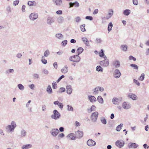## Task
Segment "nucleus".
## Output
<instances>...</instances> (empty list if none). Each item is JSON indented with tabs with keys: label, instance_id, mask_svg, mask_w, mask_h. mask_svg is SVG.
<instances>
[{
	"label": "nucleus",
	"instance_id": "nucleus-43",
	"mask_svg": "<svg viewBox=\"0 0 149 149\" xmlns=\"http://www.w3.org/2000/svg\"><path fill=\"white\" fill-rule=\"evenodd\" d=\"M63 20V17H60L58 18V21L59 23H62Z\"/></svg>",
	"mask_w": 149,
	"mask_h": 149
},
{
	"label": "nucleus",
	"instance_id": "nucleus-4",
	"mask_svg": "<svg viewBox=\"0 0 149 149\" xmlns=\"http://www.w3.org/2000/svg\"><path fill=\"white\" fill-rule=\"evenodd\" d=\"M98 113L97 111H95L93 113L91 116V119L92 121L93 122H96L98 117Z\"/></svg>",
	"mask_w": 149,
	"mask_h": 149
},
{
	"label": "nucleus",
	"instance_id": "nucleus-26",
	"mask_svg": "<svg viewBox=\"0 0 149 149\" xmlns=\"http://www.w3.org/2000/svg\"><path fill=\"white\" fill-rule=\"evenodd\" d=\"M55 36L56 38L60 40H62L63 37V35L60 33L56 34Z\"/></svg>",
	"mask_w": 149,
	"mask_h": 149
},
{
	"label": "nucleus",
	"instance_id": "nucleus-23",
	"mask_svg": "<svg viewBox=\"0 0 149 149\" xmlns=\"http://www.w3.org/2000/svg\"><path fill=\"white\" fill-rule=\"evenodd\" d=\"M53 1L56 5L58 6H61L62 2L61 0H53Z\"/></svg>",
	"mask_w": 149,
	"mask_h": 149
},
{
	"label": "nucleus",
	"instance_id": "nucleus-9",
	"mask_svg": "<svg viewBox=\"0 0 149 149\" xmlns=\"http://www.w3.org/2000/svg\"><path fill=\"white\" fill-rule=\"evenodd\" d=\"M124 145V142L122 140H118L116 142V146L119 148H122Z\"/></svg>",
	"mask_w": 149,
	"mask_h": 149
},
{
	"label": "nucleus",
	"instance_id": "nucleus-37",
	"mask_svg": "<svg viewBox=\"0 0 149 149\" xmlns=\"http://www.w3.org/2000/svg\"><path fill=\"white\" fill-rule=\"evenodd\" d=\"M17 87L21 91H23L24 89V86L21 84H19L17 85Z\"/></svg>",
	"mask_w": 149,
	"mask_h": 149
},
{
	"label": "nucleus",
	"instance_id": "nucleus-1",
	"mask_svg": "<svg viewBox=\"0 0 149 149\" xmlns=\"http://www.w3.org/2000/svg\"><path fill=\"white\" fill-rule=\"evenodd\" d=\"M16 127V124L15 122L13 121L11 122L10 125L7 126L6 128L7 132H14L15 129Z\"/></svg>",
	"mask_w": 149,
	"mask_h": 149
},
{
	"label": "nucleus",
	"instance_id": "nucleus-64",
	"mask_svg": "<svg viewBox=\"0 0 149 149\" xmlns=\"http://www.w3.org/2000/svg\"><path fill=\"white\" fill-rule=\"evenodd\" d=\"M53 66L54 68L57 69L58 67L57 63L56 62H54L53 64Z\"/></svg>",
	"mask_w": 149,
	"mask_h": 149
},
{
	"label": "nucleus",
	"instance_id": "nucleus-8",
	"mask_svg": "<svg viewBox=\"0 0 149 149\" xmlns=\"http://www.w3.org/2000/svg\"><path fill=\"white\" fill-rule=\"evenodd\" d=\"M38 17V15L37 13H33L30 14L29 16L30 19L32 21H34Z\"/></svg>",
	"mask_w": 149,
	"mask_h": 149
},
{
	"label": "nucleus",
	"instance_id": "nucleus-2",
	"mask_svg": "<svg viewBox=\"0 0 149 149\" xmlns=\"http://www.w3.org/2000/svg\"><path fill=\"white\" fill-rule=\"evenodd\" d=\"M69 60L70 61L77 63L80 61L81 58L77 54L70 56L69 58Z\"/></svg>",
	"mask_w": 149,
	"mask_h": 149
},
{
	"label": "nucleus",
	"instance_id": "nucleus-42",
	"mask_svg": "<svg viewBox=\"0 0 149 149\" xmlns=\"http://www.w3.org/2000/svg\"><path fill=\"white\" fill-rule=\"evenodd\" d=\"M50 54V52L48 50H47L44 53V56L45 57H47Z\"/></svg>",
	"mask_w": 149,
	"mask_h": 149
},
{
	"label": "nucleus",
	"instance_id": "nucleus-55",
	"mask_svg": "<svg viewBox=\"0 0 149 149\" xmlns=\"http://www.w3.org/2000/svg\"><path fill=\"white\" fill-rule=\"evenodd\" d=\"M42 110L43 111H45L47 110L46 106L45 105H43L42 106Z\"/></svg>",
	"mask_w": 149,
	"mask_h": 149
},
{
	"label": "nucleus",
	"instance_id": "nucleus-5",
	"mask_svg": "<svg viewBox=\"0 0 149 149\" xmlns=\"http://www.w3.org/2000/svg\"><path fill=\"white\" fill-rule=\"evenodd\" d=\"M59 132V131L58 129H52L50 131L51 135L54 137H56Z\"/></svg>",
	"mask_w": 149,
	"mask_h": 149
},
{
	"label": "nucleus",
	"instance_id": "nucleus-62",
	"mask_svg": "<svg viewBox=\"0 0 149 149\" xmlns=\"http://www.w3.org/2000/svg\"><path fill=\"white\" fill-rule=\"evenodd\" d=\"M74 3V5L75 7H78L79 6V3L77 1H75Z\"/></svg>",
	"mask_w": 149,
	"mask_h": 149
},
{
	"label": "nucleus",
	"instance_id": "nucleus-61",
	"mask_svg": "<svg viewBox=\"0 0 149 149\" xmlns=\"http://www.w3.org/2000/svg\"><path fill=\"white\" fill-rule=\"evenodd\" d=\"M85 18L90 20H92L93 19V17L91 16H87Z\"/></svg>",
	"mask_w": 149,
	"mask_h": 149
},
{
	"label": "nucleus",
	"instance_id": "nucleus-29",
	"mask_svg": "<svg viewBox=\"0 0 149 149\" xmlns=\"http://www.w3.org/2000/svg\"><path fill=\"white\" fill-rule=\"evenodd\" d=\"M84 49L81 47L78 48L77 50V54L79 55L84 51Z\"/></svg>",
	"mask_w": 149,
	"mask_h": 149
},
{
	"label": "nucleus",
	"instance_id": "nucleus-13",
	"mask_svg": "<svg viewBox=\"0 0 149 149\" xmlns=\"http://www.w3.org/2000/svg\"><path fill=\"white\" fill-rule=\"evenodd\" d=\"M77 138L80 139L83 136V132L81 131L78 130L76 132Z\"/></svg>",
	"mask_w": 149,
	"mask_h": 149
},
{
	"label": "nucleus",
	"instance_id": "nucleus-52",
	"mask_svg": "<svg viewBox=\"0 0 149 149\" xmlns=\"http://www.w3.org/2000/svg\"><path fill=\"white\" fill-rule=\"evenodd\" d=\"M129 59L130 60H133L134 61H135L136 60V59L132 56H130L129 57Z\"/></svg>",
	"mask_w": 149,
	"mask_h": 149
},
{
	"label": "nucleus",
	"instance_id": "nucleus-39",
	"mask_svg": "<svg viewBox=\"0 0 149 149\" xmlns=\"http://www.w3.org/2000/svg\"><path fill=\"white\" fill-rule=\"evenodd\" d=\"M99 86L95 87L93 90V93L94 94H97L98 93Z\"/></svg>",
	"mask_w": 149,
	"mask_h": 149
},
{
	"label": "nucleus",
	"instance_id": "nucleus-12",
	"mask_svg": "<svg viewBox=\"0 0 149 149\" xmlns=\"http://www.w3.org/2000/svg\"><path fill=\"white\" fill-rule=\"evenodd\" d=\"M87 145L89 146H95L96 143L95 141L91 139H89L88 140L87 142Z\"/></svg>",
	"mask_w": 149,
	"mask_h": 149
},
{
	"label": "nucleus",
	"instance_id": "nucleus-7",
	"mask_svg": "<svg viewBox=\"0 0 149 149\" xmlns=\"http://www.w3.org/2000/svg\"><path fill=\"white\" fill-rule=\"evenodd\" d=\"M121 75V73L120 70L118 69H116L114 71L113 75L114 77L117 79L119 78Z\"/></svg>",
	"mask_w": 149,
	"mask_h": 149
},
{
	"label": "nucleus",
	"instance_id": "nucleus-21",
	"mask_svg": "<svg viewBox=\"0 0 149 149\" xmlns=\"http://www.w3.org/2000/svg\"><path fill=\"white\" fill-rule=\"evenodd\" d=\"M128 147L129 148H136L138 146V145L135 143H130L128 144Z\"/></svg>",
	"mask_w": 149,
	"mask_h": 149
},
{
	"label": "nucleus",
	"instance_id": "nucleus-40",
	"mask_svg": "<svg viewBox=\"0 0 149 149\" xmlns=\"http://www.w3.org/2000/svg\"><path fill=\"white\" fill-rule=\"evenodd\" d=\"M103 69L100 66H97L96 67V70L98 72H102Z\"/></svg>",
	"mask_w": 149,
	"mask_h": 149
},
{
	"label": "nucleus",
	"instance_id": "nucleus-50",
	"mask_svg": "<svg viewBox=\"0 0 149 149\" xmlns=\"http://www.w3.org/2000/svg\"><path fill=\"white\" fill-rule=\"evenodd\" d=\"M52 88L53 89H56L57 88V84L56 82H53L52 83Z\"/></svg>",
	"mask_w": 149,
	"mask_h": 149
},
{
	"label": "nucleus",
	"instance_id": "nucleus-33",
	"mask_svg": "<svg viewBox=\"0 0 149 149\" xmlns=\"http://www.w3.org/2000/svg\"><path fill=\"white\" fill-rule=\"evenodd\" d=\"M121 49L124 51H126L127 50V47L126 45H122L121 46Z\"/></svg>",
	"mask_w": 149,
	"mask_h": 149
},
{
	"label": "nucleus",
	"instance_id": "nucleus-49",
	"mask_svg": "<svg viewBox=\"0 0 149 149\" xmlns=\"http://www.w3.org/2000/svg\"><path fill=\"white\" fill-rule=\"evenodd\" d=\"M14 70L13 69H10L6 71V74H9L10 73H13L14 72Z\"/></svg>",
	"mask_w": 149,
	"mask_h": 149
},
{
	"label": "nucleus",
	"instance_id": "nucleus-14",
	"mask_svg": "<svg viewBox=\"0 0 149 149\" xmlns=\"http://www.w3.org/2000/svg\"><path fill=\"white\" fill-rule=\"evenodd\" d=\"M67 137L71 140H75L77 138L76 136L73 133H71L67 136Z\"/></svg>",
	"mask_w": 149,
	"mask_h": 149
},
{
	"label": "nucleus",
	"instance_id": "nucleus-11",
	"mask_svg": "<svg viewBox=\"0 0 149 149\" xmlns=\"http://www.w3.org/2000/svg\"><path fill=\"white\" fill-rule=\"evenodd\" d=\"M112 64L116 68H119L120 66V62L117 59H116L113 61Z\"/></svg>",
	"mask_w": 149,
	"mask_h": 149
},
{
	"label": "nucleus",
	"instance_id": "nucleus-20",
	"mask_svg": "<svg viewBox=\"0 0 149 149\" xmlns=\"http://www.w3.org/2000/svg\"><path fill=\"white\" fill-rule=\"evenodd\" d=\"M20 136L22 138H24L26 136L27 132L24 129L20 131Z\"/></svg>",
	"mask_w": 149,
	"mask_h": 149
},
{
	"label": "nucleus",
	"instance_id": "nucleus-31",
	"mask_svg": "<svg viewBox=\"0 0 149 149\" xmlns=\"http://www.w3.org/2000/svg\"><path fill=\"white\" fill-rule=\"evenodd\" d=\"M96 107L95 105H92L90 109H88V113H91L93 111L95 110Z\"/></svg>",
	"mask_w": 149,
	"mask_h": 149
},
{
	"label": "nucleus",
	"instance_id": "nucleus-30",
	"mask_svg": "<svg viewBox=\"0 0 149 149\" xmlns=\"http://www.w3.org/2000/svg\"><path fill=\"white\" fill-rule=\"evenodd\" d=\"M113 104L115 105H118L119 104L118 102V99L117 98H114L112 100Z\"/></svg>",
	"mask_w": 149,
	"mask_h": 149
},
{
	"label": "nucleus",
	"instance_id": "nucleus-53",
	"mask_svg": "<svg viewBox=\"0 0 149 149\" xmlns=\"http://www.w3.org/2000/svg\"><path fill=\"white\" fill-rule=\"evenodd\" d=\"M67 44V40H65L61 42V45L62 46H65Z\"/></svg>",
	"mask_w": 149,
	"mask_h": 149
},
{
	"label": "nucleus",
	"instance_id": "nucleus-41",
	"mask_svg": "<svg viewBox=\"0 0 149 149\" xmlns=\"http://www.w3.org/2000/svg\"><path fill=\"white\" fill-rule=\"evenodd\" d=\"M130 66L131 67H133L134 69L136 70H138V66L135 64H131L130 65Z\"/></svg>",
	"mask_w": 149,
	"mask_h": 149
},
{
	"label": "nucleus",
	"instance_id": "nucleus-51",
	"mask_svg": "<svg viewBox=\"0 0 149 149\" xmlns=\"http://www.w3.org/2000/svg\"><path fill=\"white\" fill-rule=\"evenodd\" d=\"M65 88L63 87H61L59 89V91L58 92L59 93H62V92H65Z\"/></svg>",
	"mask_w": 149,
	"mask_h": 149
},
{
	"label": "nucleus",
	"instance_id": "nucleus-15",
	"mask_svg": "<svg viewBox=\"0 0 149 149\" xmlns=\"http://www.w3.org/2000/svg\"><path fill=\"white\" fill-rule=\"evenodd\" d=\"M67 93L68 94H70L72 92V86L70 85L67 86L66 87Z\"/></svg>",
	"mask_w": 149,
	"mask_h": 149
},
{
	"label": "nucleus",
	"instance_id": "nucleus-57",
	"mask_svg": "<svg viewBox=\"0 0 149 149\" xmlns=\"http://www.w3.org/2000/svg\"><path fill=\"white\" fill-rule=\"evenodd\" d=\"M65 77L63 75H61L57 80L56 81L57 83L59 82L61 79H62L63 78H64Z\"/></svg>",
	"mask_w": 149,
	"mask_h": 149
},
{
	"label": "nucleus",
	"instance_id": "nucleus-60",
	"mask_svg": "<svg viewBox=\"0 0 149 149\" xmlns=\"http://www.w3.org/2000/svg\"><path fill=\"white\" fill-rule=\"evenodd\" d=\"M33 76L34 78L35 79H38L39 78V75L37 74H36V73L34 74L33 75Z\"/></svg>",
	"mask_w": 149,
	"mask_h": 149
},
{
	"label": "nucleus",
	"instance_id": "nucleus-46",
	"mask_svg": "<svg viewBox=\"0 0 149 149\" xmlns=\"http://www.w3.org/2000/svg\"><path fill=\"white\" fill-rule=\"evenodd\" d=\"M104 54L102 49H101L100 52L99 53V55L100 57H102L104 56Z\"/></svg>",
	"mask_w": 149,
	"mask_h": 149
},
{
	"label": "nucleus",
	"instance_id": "nucleus-17",
	"mask_svg": "<svg viewBox=\"0 0 149 149\" xmlns=\"http://www.w3.org/2000/svg\"><path fill=\"white\" fill-rule=\"evenodd\" d=\"M54 104L55 105H57L59 107L61 110L62 109L63 105L62 103L59 102L58 101H56L54 102Z\"/></svg>",
	"mask_w": 149,
	"mask_h": 149
},
{
	"label": "nucleus",
	"instance_id": "nucleus-22",
	"mask_svg": "<svg viewBox=\"0 0 149 149\" xmlns=\"http://www.w3.org/2000/svg\"><path fill=\"white\" fill-rule=\"evenodd\" d=\"M61 71L63 73H67L68 71V66L67 65H65L64 67L61 69Z\"/></svg>",
	"mask_w": 149,
	"mask_h": 149
},
{
	"label": "nucleus",
	"instance_id": "nucleus-54",
	"mask_svg": "<svg viewBox=\"0 0 149 149\" xmlns=\"http://www.w3.org/2000/svg\"><path fill=\"white\" fill-rule=\"evenodd\" d=\"M144 76L145 74L144 73L142 74L141 76L140 77L139 80L141 81H143L144 78Z\"/></svg>",
	"mask_w": 149,
	"mask_h": 149
},
{
	"label": "nucleus",
	"instance_id": "nucleus-28",
	"mask_svg": "<svg viewBox=\"0 0 149 149\" xmlns=\"http://www.w3.org/2000/svg\"><path fill=\"white\" fill-rule=\"evenodd\" d=\"M131 13V10L129 9H126L123 11V14L126 16H128Z\"/></svg>",
	"mask_w": 149,
	"mask_h": 149
},
{
	"label": "nucleus",
	"instance_id": "nucleus-56",
	"mask_svg": "<svg viewBox=\"0 0 149 149\" xmlns=\"http://www.w3.org/2000/svg\"><path fill=\"white\" fill-rule=\"evenodd\" d=\"M133 81H134V82L135 84H136V85H137L138 86H139L140 85V83L139 82V81H138L137 80L135 79H134L133 80Z\"/></svg>",
	"mask_w": 149,
	"mask_h": 149
},
{
	"label": "nucleus",
	"instance_id": "nucleus-45",
	"mask_svg": "<svg viewBox=\"0 0 149 149\" xmlns=\"http://www.w3.org/2000/svg\"><path fill=\"white\" fill-rule=\"evenodd\" d=\"M67 107H68V108H67L68 110L69 111H73V108L71 105H67Z\"/></svg>",
	"mask_w": 149,
	"mask_h": 149
},
{
	"label": "nucleus",
	"instance_id": "nucleus-47",
	"mask_svg": "<svg viewBox=\"0 0 149 149\" xmlns=\"http://www.w3.org/2000/svg\"><path fill=\"white\" fill-rule=\"evenodd\" d=\"M102 42V40L100 38H96L95 40V42L97 43H101Z\"/></svg>",
	"mask_w": 149,
	"mask_h": 149
},
{
	"label": "nucleus",
	"instance_id": "nucleus-10",
	"mask_svg": "<svg viewBox=\"0 0 149 149\" xmlns=\"http://www.w3.org/2000/svg\"><path fill=\"white\" fill-rule=\"evenodd\" d=\"M131 104L127 102H124L122 105V107L124 109H127L130 108L131 107Z\"/></svg>",
	"mask_w": 149,
	"mask_h": 149
},
{
	"label": "nucleus",
	"instance_id": "nucleus-34",
	"mask_svg": "<svg viewBox=\"0 0 149 149\" xmlns=\"http://www.w3.org/2000/svg\"><path fill=\"white\" fill-rule=\"evenodd\" d=\"M100 121L101 123L104 125H106L107 123L106 119L104 117H101L100 118Z\"/></svg>",
	"mask_w": 149,
	"mask_h": 149
},
{
	"label": "nucleus",
	"instance_id": "nucleus-6",
	"mask_svg": "<svg viewBox=\"0 0 149 149\" xmlns=\"http://www.w3.org/2000/svg\"><path fill=\"white\" fill-rule=\"evenodd\" d=\"M100 64L102 66L104 67H107L109 64V60L108 59H104L101 61L100 63Z\"/></svg>",
	"mask_w": 149,
	"mask_h": 149
},
{
	"label": "nucleus",
	"instance_id": "nucleus-27",
	"mask_svg": "<svg viewBox=\"0 0 149 149\" xmlns=\"http://www.w3.org/2000/svg\"><path fill=\"white\" fill-rule=\"evenodd\" d=\"M47 92L49 94L52 93V90L50 85H48L46 89Z\"/></svg>",
	"mask_w": 149,
	"mask_h": 149
},
{
	"label": "nucleus",
	"instance_id": "nucleus-25",
	"mask_svg": "<svg viewBox=\"0 0 149 149\" xmlns=\"http://www.w3.org/2000/svg\"><path fill=\"white\" fill-rule=\"evenodd\" d=\"M32 147V145L31 144L23 145L22 147V149H29Z\"/></svg>",
	"mask_w": 149,
	"mask_h": 149
},
{
	"label": "nucleus",
	"instance_id": "nucleus-16",
	"mask_svg": "<svg viewBox=\"0 0 149 149\" xmlns=\"http://www.w3.org/2000/svg\"><path fill=\"white\" fill-rule=\"evenodd\" d=\"M128 96L133 100H136L138 99V97L136 95L132 93H129Z\"/></svg>",
	"mask_w": 149,
	"mask_h": 149
},
{
	"label": "nucleus",
	"instance_id": "nucleus-32",
	"mask_svg": "<svg viewBox=\"0 0 149 149\" xmlns=\"http://www.w3.org/2000/svg\"><path fill=\"white\" fill-rule=\"evenodd\" d=\"M113 11L112 9H110L109 10L108 13V16H107L108 17V18L107 19L110 18L113 15Z\"/></svg>",
	"mask_w": 149,
	"mask_h": 149
},
{
	"label": "nucleus",
	"instance_id": "nucleus-63",
	"mask_svg": "<svg viewBox=\"0 0 149 149\" xmlns=\"http://www.w3.org/2000/svg\"><path fill=\"white\" fill-rule=\"evenodd\" d=\"M133 4L135 5H137L138 4L137 0H132Z\"/></svg>",
	"mask_w": 149,
	"mask_h": 149
},
{
	"label": "nucleus",
	"instance_id": "nucleus-24",
	"mask_svg": "<svg viewBox=\"0 0 149 149\" xmlns=\"http://www.w3.org/2000/svg\"><path fill=\"white\" fill-rule=\"evenodd\" d=\"M88 97L90 101L91 102H95L96 101V98L93 96L90 95L88 96Z\"/></svg>",
	"mask_w": 149,
	"mask_h": 149
},
{
	"label": "nucleus",
	"instance_id": "nucleus-44",
	"mask_svg": "<svg viewBox=\"0 0 149 149\" xmlns=\"http://www.w3.org/2000/svg\"><path fill=\"white\" fill-rule=\"evenodd\" d=\"M41 61L43 64H46L47 63V61L45 59V57L43 56L42 57Z\"/></svg>",
	"mask_w": 149,
	"mask_h": 149
},
{
	"label": "nucleus",
	"instance_id": "nucleus-59",
	"mask_svg": "<svg viewBox=\"0 0 149 149\" xmlns=\"http://www.w3.org/2000/svg\"><path fill=\"white\" fill-rule=\"evenodd\" d=\"M19 2V0H16L14 1L13 2V5L15 6H16L18 4Z\"/></svg>",
	"mask_w": 149,
	"mask_h": 149
},
{
	"label": "nucleus",
	"instance_id": "nucleus-48",
	"mask_svg": "<svg viewBox=\"0 0 149 149\" xmlns=\"http://www.w3.org/2000/svg\"><path fill=\"white\" fill-rule=\"evenodd\" d=\"M85 26V24H83L82 25H81L80 27L81 30L82 32H84L86 31V29L84 28Z\"/></svg>",
	"mask_w": 149,
	"mask_h": 149
},
{
	"label": "nucleus",
	"instance_id": "nucleus-18",
	"mask_svg": "<svg viewBox=\"0 0 149 149\" xmlns=\"http://www.w3.org/2000/svg\"><path fill=\"white\" fill-rule=\"evenodd\" d=\"M81 39L83 42L86 46H90L89 41L85 37H82L81 38Z\"/></svg>",
	"mask_w": 149,
	"mask_h": 149
},
{
	"label": "nucleus",
	"instance_id": "nucleus-19",
	"mask_svg": "<svg viewBox=\"0 0 149 149\" xmlns=\"http://www.w3.org/2000/svg\"><path fill=\"white\" fill-rule=\"evenodd\" d=\"M54 22V20L53 17H48L47 19V23L51 25L52 23H53Z\"/></svg>",
	"mask_w": 149,
	"mask_h": 149
},
{
	"label": "nucleus",
	"instance_id": "nucleus-58",
	"mask_svg": "<svg viewBox=\"0 0 149 149\" xmlns=\"http://www.w3.org/2000/svg\"><path fill=\"white\" fill-rule=\"evenodd\" d=\"M81 20V19L79 17H77L75 18V21L77 22H79Z\"/></svg>",
	"mask_w": 149,
	"mask_h": 149
},
{
	"label": "nucleus",
	"instance_id": "nucleus-3",
	"mask_svg": "<svg viewBox=\"0 0 149 149\" xmlns=\"http://www.w3.org/2000/svg\"><path fill=\"white\" fill-rule=\"evenodd\" d=\"M53 114L51 116V117L52 118L55 120L59 119L61 117V114L56 110H54L53 111Z\"/></svg>",
	"mask_w": 149,
	"mask_h": 149
},
{
	"label": "nucleus",
	"instance_id": "nucleus-38",
	"mask_svg": "<svg viewBox=\"0 0 149 149\" xmlns=\"http://www.w3.org/2000/svg\"><path fill=\"white\" fill-rule=\"evenodd\" d=\"M123 124H120L116 127V130L117 131H120L122 129V127H123Z\"/></svg>",
	"mask_w": 149,
	"mask_h": 149
},
{
	"label": "nucleus",
	"instance_id": "nucleus-36",
	"mask_svg": "<svg viewBox=\"0 0 149 149\" xmlns=\"http://www.w3.org/2000/svg\"><path fill=\"white\" fill-rule=\"evenodd\" d=\"M97 100L99 103L101 104L103 103V99L101 96H99L98 97Z\"/></svg>",
	"mask_w": 149,
	"mask_h": 149
},
{
	"label": "nucleus",
	"instance_id": "nucleus-35",
	"mask_svg": "<svg viewBox=\"0 0 149 149\" xmlns=\"http://www.w3.org/2000/svg\"><path fill=\"white\" fill-rule=\"evenodd\" d=\"M113 25L112 22H110L109 24L108 27V30L109 32H110L112 28L113 27Z\"/></svg>",
	"mask_w": 149,
	"mask_h": 149
}]
</instances>
